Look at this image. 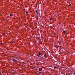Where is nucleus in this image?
Segmentation results:
<instances>
[{"label":"nucleus","mask_w":75,"mask_h":75,"mask_svg":"<svg viewBox=\"0 0 75 75\" xmlns=\"http://www.w3.org/2000/svg\"><path fill=\"white\" fill-rule=\"evenodd\" d=\"M12 60H13V62H17V60H16V59H12Z\"/></svg>","instance_id":"1"},{"label":"nucleus","mask_w":75,"mask_h":75,"mask_svg":"<svg viewBox=\"0 0 75 75\" xmlns=\"http://www.w3.org/2000/svg\"><path fill=\"white\" fill-rule=\"evenodd\" d=\"M57 67L56 66H54V69H57Z\"/></svg>","instance_id":"2"},{"label":"nucleus","mask_w":75,"mask_h":75,"mask_svg":"<svg viewBox=\"0 0 75 75\" xmlns=\"http://www.w3.org/2000/svg\"><path fill=\"white\" fill-rule=\"evenodd\" d=\"M63 33L65 34V31H63Z\"/></svg>","instance_id":"3"},{"label":"nucleus","mask_w":75,"mask_h":75,"mask_svg":"<svg viewBox=\"0 0 75 75\" xmlns=\"http://www.w3.org/2000/svg\"><path fill=\"white\" fill-rule=\"evenodd\" d=\"M46 55H47V54H45V55H44V57H46Z\"/></svg>","instance_id":"4"},{"label":"nucleus","mask_w":75,"mask_h":75,"mask_svg":"<svg viewBox=\"0 0 75 75\" xmlns=\"http://www.w3.org/2000/svg\"><path fill=\"white\" fill-rule=\"evenodd\" d=\"M39 70L40 71H41L42 70H41V69L40 68H39Z\"/></svg>","instance_id":"5"},{"label":"nucleus","mask_w":75,"mask_h":75,"mask_svg":"<svg viewBox=\"0 0 75 75\" xmlns=\"http://www.w3.org/2000/svg\"><path fill=\"white\" fill-rule=\"evenodd\" d=\"M61 73L62 74V75H63V74H64V75H65V74H64L63 73V72H61Z\"/></svg>","instance_id":"6"},{"label":"nucleus","mask_w":75,"mask_h":75,"mask_svg":"<svg viewBox=\"0 0 75 75\" xmlns=\"http://www.w3.org/2000/svg\"><path fill=\"white\" fill-rule=\"evenodd\" d=\"M68 6H71V4H70Z\"/></svg>","instance_id":"7"},{"label":"nucleus","mask_w":75,"mask_h":75,"mask_svg":"<svg viewBox=\"0 0 75 75\" xmlns=\"http://www.w3.org/2000/svg\"><path fill=\"white\" fill-rule=\"evenodd\" d=\"M50 20H52V17L50 18Z\"/></svg>","instance_id":"8"},{"label":"nucleus","mask_w":75,"mask_h":75,"mask_svg":"<svg viewBox=\"0 0 75 75\" xmlns=\"http://www.w3.org/2000/svg\"><path fill=\"white\" fill-rule=\"evenodd\" d=\"M26 14H28V11H27L26 12Z\"/></svg>","instance_id":"9"},{"label":"nucleus","mask_w":75,"mask_h":75,"mask_svg":"<svg viewBox=\"0 0 75 75\" xmlns=\"http://www.w3.org/2000/svg\"><path fill=\"white\" fill-rule=\"evenodd\" d=\"M0 44L1 45H2V44H3V43L1 42H0Z\"/></svg>","instance_id":"10"},{"label":"nucleus","mask_w":75,"mask_h":75,"mask_svg":"<svg viewBox=\"0 0 75 75\" xmlns=\"http://www.w3.org/2000/svg\"><path fill=\"white\" fill-rule=\"evenodd\" d=\"M36 13H38V12H37V10L36 11Z\"/></svg>","instance_id":"11"},{"label":"nucleus","mask_w":75,"mask_h":75,"mask_svg":"<svg viewBox=\"0 0 75 75\" xmlns=\"http://www.w3.org/2000/svg\"><path fill=\"white\" fill-rule=\"evenodd\" d=\"M57 46V45H54V47H56V46Z\"/></svg>","instance_id":"12"},{"label":"nucleus","mask_w":75,"mask_h":75,"mask_svg":"<svg viewBox=\"0 0 75 75\" xmlns=\"http://www.w3.org/2000/svg\"><path fill=\"white\" fill-rule=\"evenodd\" d=\"M5 35V33H4L3 34V36H4V35Z\"/></svg>","instance_id":"13"},{"label":"nucleus","mask_w":75,"mask_h":75,"mask_svg":"<svg viewBox=\"0 0 75 75\" xmlns=\"http://www.w3.org/2000/svg\"><path fill=\"white\" fill-rule=\"evenodd\" d=\"M10 16H12V14H11L10 15Z\"/></svg>","instance_id":"14"},{"label":"nucleus","mask_w":75,"mask_h":75,"mask_svg":"<svg viewBox=\"0 0 75 75\" xmlns=\"http://www.w3.org/2000/svg\"><path fill=\"white\" fill-rule=\"evenodd\" d=\"M39 55H41V53H39Z\"/></svg>","instance_id":"15"},{"label":"nucleus","mask_w":75,"mask_h":75,"mask_svg":"<svg viewBox=\"0 0 75 75\" xmlns=\"http://www.w3.org/2000/svg\"><path fill=\"white\" fill-rule=\"evenodd\" d=\"M42 75H43V74H44V73H42Z\"/></svg>","instance_id":"16"},{"label":"nucleus","mask_w":75,"mask_h":75,"mask_svg":"<svg viewBox=\"0 0 75 75\" xmlns=\"http://www.w3.org/2000/svg\"><path fill=\"white\" fill-rule=\"evenodd\" d=\"M40 74H42V72H40Z\"/></svg>","instance_id":"17"},{"label":"nucleus","mask_w":75,"mask_h":75,"mask_svg":"<svg viewBox=\"0 0 75 75\" xmlns=\"http://www.w3.org/2000/svg\"><path fill=\"white\" fill-rule=\"evenodd\" d=\"M38 57H40V56L38 55Z\"/></svg>","instance_id":"18"},{"label":"nucleus","mask_w":75,"mask_h":75,"mask_svg":"<svg viewBox=\"0 0 75 75\" xmlns=\"http://www.w3.org/2000/svg\"><path fill=\"white\" fill-rule=\"evenodd\" d=\"M30 27H31V26H30Z\"/></svg>","instance_id":"19"},{"label":"nucleus","mask_w":75,"mask_h":75,"mask_svg":"<svg viewBox=\"0 0 75 75\" xmlns=\"http://www.w3.org/2000/svg\"><path fill=\"white\" fill-rule=\"evenodd\" d=\"M74 75H75V73H74Z\"/></svg>","instance_id":"20"},{"label":"nucleus","mask_w":75,"mask_h":75,"mask_svg":"<svg viewBox=\"0 0 75 75\" xmlns=\"http://www.w3.org/2000/svg\"><path fill=\"white\" fill-rule=\"evenodd\" d=\"M44 59H45V58L44 57Z\"/></svg>","instance_id":"21"}]
</instances>
